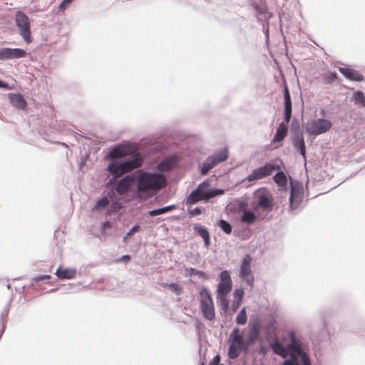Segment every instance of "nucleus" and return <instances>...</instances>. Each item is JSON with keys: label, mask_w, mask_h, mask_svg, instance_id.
Returning a JSON list of instances; mask_svg holds the SVG:
<instances>
[{"label": "nucleus", "mask_w": 365, "mask_h": 365, "mask_svg": "<svg viewBox=\"0 0 365 365\" xmlns=\"http://www.w3.org/2000/svg\"><path fill=\"white\" fill-rule=\"evenodd\" d=\"M187 161L182 152L172 153L161 160L153 171L144 172L136 182H177L184 175Z\"/></svg>", "instance_id": "1"}, {"label": "nucleus", "mask_w": 365, "mask_h": 365, "mask_svg": "<svg viewBox=\"0 0 365 365\" xmlns=\"http://www.w3.org/2000/svg\"><path fill=\"white\" fill-rule=\"evenodd\" d=\"M121 155L120 146L115 145L111 148L106 155V157L113 158L107 165V172L112 177L106 182H128L125 179L133 178L131 174H127L120 179H117L125 171L140 167L142 165L143 159L140 156H135L130 159H122L118 157Z\"/></svg>", "instance_id": "2"}, {"label": "nucleus", "mask_w": 365, "mask_h": 365, "mask_svg": "<svg viewBox=\"0 0 365 365\" xmlns=\"http://www.w3.org/2000/svg\"><path fill=\"white\" fill-rule=\"evenodd\" d=\"M274 182H287L288 174L286 168L282 160L276 158L267 162L264 165L259 166L254 169L252 173L248 175L247 180L249 182L261 180L272 175Z\"/></svg>", "instance_id": "3"}, {"label": "nucleus", "mask_w": 365, "mask_h": 365, "mask_svg": "<svg viewBox=\"0 0 365 365\" xmlns=\"http://www.w3.org/2000/svg\"><path fill=\"white\" fill-rule=\"evenodd\" d=\"M272 348L276 354L283 358L289 354L290 358L285 360L283 365H311L308 356L302 351L301 346L294 335H292L291 344L287 349L278 341L273 343Z\"/></svg>", "instance_id": "4"}, {"label": "nucleus", "mask_w": 365, "mask_h": 365, "mask_svg": "<svg viewBox=\"0 0 365 365\" xmlns=\"http://www.w3.org/2000/svg\"><path fill=\"white\" fill-rule=\"evenodd\" d=\"M228 157L229 151L227 147H224L222 149L217 150L206 158V159L202 162L198 163L197 168L200 174L202 176L208 175L213 168L220 163L226 161Z\"/></svg>", "instance_id": "5"}, {"label": "nucleus", "mask_w": 365, "mask_h": 365, "mask_svg": "<svg viewBox=\"0 0 365 365\" xmlns=\"http://www.w3.org/2000/svg\"><path fill=\"white\" fill-rule=\"evenodd\" d=\"M116 185V187L115 188H112L108 195V197L112 201V204L110 207L112 211H118L122 207V205L120 202V200L128 202L131 200L130 197H127V193L129 192L130 184Z\"/></svg>", "instance_id": "6"}, {"label": "nucleus", "mask_w": 365, "mask_h": 365, "mask_svg": "<svg viewBox=\"0 0 365 365\" xmlns=\"http://www.w3.org/2000/svg\"><path fill=\"white\" fill-rule=\"evenodd\" d=\"M15 23L19 29V34L24 41L29 44L32 41L31 31V20L28 15L21 11H17L15 14Z\"/></svg>", "instance_id": "7"}, {"label": "nucleus", "mask_w": 365, "mask_h": 365, "mask_svg": "<svg viewBox=\"0 0 365 365\" xmlns=\"http://www.w3.org/2000/svg\"><path fill=\"white\" fill-rule=\"evenodd\" d=\"M205 185V184H200L198 187L188 195L186 200V203L187 205H192L202 200H208L217 195L223 193L222 190H207L204 186Z\"/></svg>", "instance_id": "8"}, {"label": "nucleus", "mask_w": 365, "mask_h": 365, "mask_svg": "<svg viewBox=\"0 0 365 365\" xmlns=\"http://www.w3.org/2000/svg\"><path fill=\"white\" fill-rule=\"evenodd\" d=\"M200 307L203 317L207 320H213L215 317L214 303L210 293L207 289L200 292Z\"/></svg>", "instance_id": "9"}, {"label": "nucleus", "mask_w": 365, "mask_h": 365, "mask_svg": "<svg viewBox=\"0 0 365 365\" xmlns=\"http://www.w3.org/2000/svg\"><path fill=\"white\" fill-rule=\"evenodd\" d=\"M331 128V122L324 118H319L307 123L305 132L309 135L317 136L325 133Z\"/></svg>", "instance_id": "10"}, {"label": "nucleus", "mask_w": 365, "mask_h": 365, "mask_svg": "<svg viewBox=\"0 0 365 365\" xmlns=\"http://www.w3.org/2000/svg\"><path fill=\"white\" fill-rule=\"evenodd\" d=\"M230 341L228 356L232 359H235L239 356L245 346L243 336L240 334L239 329L235 328L233 329L230 334Z\"/></svg>", "instance_id": "11"}, {"label": "nucleus", "mask_w": 365, "mask_h": 365, "mask_svg": "<svg viewBox=\"0 0 365 365\" xmlns=\"http://www.w3.org/2000/svg\"><path fill=\"white\" fill-rule=\"evenodd\" d=\"M252 257L246 255L242 260L240 277L242 278L248 285L254 286V276L251 269Z\"/></svg>", "instance_id": "12"}, {"label": "nucleus", "mask_w": 365, "mask_h": 365, "mask_svg": "<svg viewBox=\"0 0 365 365\" xmlns=\"http://www.w3.org/2000/svg\"><path fill=\"white\" fill-rule=\"evenodd\" d=\"M166 184H138L137 197L139 198L150 197L156 194Z\"/></svg>", "instance_id": "13"}, {"label": "nucleus", "mask_w": 365, "mask_h": 365, "mask_svg": "<svg viewBox=\"0 0 365 365\" xmlns=\"http://www.w3.org/2000/svg\"><path fill=\"white\" fill-rule=\"evenodd\" d=\"M27 52L21 48L4 47L0 48V61L22 58L26 57Z\"/></svg>", "instance_id": "14"}, {"label": "nucleus", "mask_w": 365, "mask_h": 365, "mask_svg": "<svg viewBox=\"0 0 365 365\" xmlns=\"http://www.w3.org/2000/svg\"><path fill=\"white\" fill-rule=\"evenodd\" d=\"M291 195H290V207L292 209L297 208L302 202L304 196L303 184H290Z\"/></svg>", "instance_id": "15"}, {"label": "nucleus", "mask_w": 365, "mask_h": 365, "mask_svg": "<svg viewBox=\"0 0 365 365\" xmlns=\"http://www.w3.org/2000/svg\"><path fill=\"white\" fill-rule=\"evenodd\" d=\"M232 289V280L228 271H222L220 274V282L217 292L219 295H227Z\"/></svg>", "instance_id": "16"}, {"label": "nucleus", "mask_w": 365, "mask_h": 365, "mask_svg": "<svg viewBox=\"0 0 365 365\" xmlns=\"http://www.w3.org/2000/svg\"><path fill=\"white\" fill-rule=\"evenodd\" d=\"M290 139L294 149L305 159L307 152L303 132L290 134Z\"/></svg>", "instance_id": "17"}, {"label": "nucleus", "mask_w": 365, "mask_h": 365, "mask_svg": "<svg viewBox=\"0 0 365 365\" xmlns=\"http://www.w3.org/2000/svg\"><path fill=\"white\" fill-rule=\"evenodd\" d=\"M10 104L16 109L24 110L27 108V102L20 93L7 94Z\"/></svg>", "instance_id": "18"}, {"label": "nucleus", "mask_w": 365, "mask_h": 365, "mask_svg": "<svg viewBox=\"0 0 365 365\" xmlns=\"http://www.w3.org/2000/svg\"><path fill=\"white\" fill-rule=\"evenodd\" d=\"M344 76L350 81H364V76L359 71L353 68H344Z\"/></svg>", "instance_id": "19"}, {"label": "nucleus", "mask_w": 365, "mask_h": 365, "mask_svg": "<svg viewBox=\"0 0 365 365\" xmlns=\"http://www.w3.org/2000/svg\"><path fill=\"white\" fill-rule=\"evenodd\" d=\"M284 110H292V101L289 87L286 82L283 85Z\"/></svg>", "instance_id": "20"}, {"label": "nucleus", "mask_w": 365, "mask_h": 365, "mask_svg": "<svg viewBox=\"0 0 365 365\" xmlns=\"http://www.w3.org/2000/svg\"><path fill=\"white\" fill-rule=\"evenodd\" d=\"M288 133V128L287 127H280V123H279L278 127L277 128L276 133L273 136L272 140V143H277L284 140L285 137L287 136Z\"/></svg>", "instance_id": "21"}, {"label": "nucleus", "mask_w": 365, "mask_h": 365, "mask_svg": "<svg viewBox=\"0 0 365 365\" xmlns=\"http://www.w3.org/2000/svg\"><path fill=\"white\" fill-rule=\"evenodd\" d=\"M195 231L203 239L205 245L208 247L210 245V233L206 227L199 225L194 226Z\"/></svg>", "instance_id": "22"}, {"label": "nucleus", "mask_w": 365, "mask_h": 365, "mask_svg": "<svg viewBox=\"0 0 365 365\" xmlns=\"http://www.w3.org/2000/svg\"><path fill=\"white\" fill-rule=\"evenodd\" d=\"M56 276L60 279H72L76 275V271L73 269H61L59 267L56 272Z\"/></svg>", "instance_id": "23"}, {"label": "nucleus", "mask_w": 365, "mask_h": 365, "mask_svg": "<svg viewBox=\"0 0 365 365\" xmlns=\"http://www.w3.org/2000/svg\"><path fill=\"white\" fill-rule=\"evenodd\" d=\"M352 100L360 107H365V96L362 91H355L352 96Z\"/></svg>", "instance_id": "24"}, {"label": "nucleus", "mask_w": 365, "mask_h": 365, "mask_svg": "<svg viewBox=\"0 0 365 365\" xmlns=\"http://www.w3.org/2000/svg\"><path fill=\"white\" fill-rule=\"evenodd\" d=\"M175 209V205H168V206H166V207H163V208L156 209V210H153L149 211L148 212V215L150 216L153 217V216H156V215H162V214L170 212V211H172V210H173Z\"/></svg>", "instance_id": "25"}, {"label": "nucleus", "mask_w": 365, "mask_h": 365, "mask_svg": "<svg viewBox=\"0 0 365 365\" xmlns=\"http://www.w3.org/2000/svg\"><path fill=\"white\" fill-rule=\"evenodd\" d=\"M338 75L335 71L329 72L324 74L323 77V82L326 84H332L333 83L338 81Z\"/></svg>", "instance_id": "26"}, {"label": "nucleus", "mask_w": 365, "mask_h": 365, "mask_svg": "<svg viewBox=\"0 0 365 365\" xmlns=\"http://www.w3.org/2000/svg\"><path fill=\"white\" fill-rule=\"evenodd\" d=\"M162 287L164 288L169 289L174 294L179 295L182 292V288L178 284L176 283H170V284H163Z\"/></svg>", "instance_id": "27"}, {"label": "nucleus", "mask_w": 365, "mask_h": 365, "mask_svg": "<svg viewBox=\"0 0 365 365\" xmlns=\"http://www.w3.org/2000/svg\"><path fill=\"white\" fill-rule=\"evenodd\" d=\"M256 220L255 215L250 211H246L244 212L241 217V221L243 222H246L248 224H252Z\"/></svg>", "instance_id": "28"}, {"label": "nucleus", "mask_w": 365, "mask_h": 365, "mask_svg": "<svg viewBox=\"0 0 365 365\" xmlns=\"http://www.w3.org/2000/svg\"><path fill=\"white\" fill-rule=\"evenodd\" d=\"M284 119L280 122V127H287L289 128V123L292 116V110H284Z\"/></svg>", "instance_id": "29"}, {"label": "nucleus", "mask_w": 365, "mask_h": 365, "mask_svg": "<svg viewBox=\"0 0 365 365\" xmlns=\"http://www.w3.org/2000/svg\"><path fill=\"white\" fill-rule=\"evenodd\" d=\"M109 202H110V200L108 198V197H104L101 198V200H99L97 202L96 206L93 208V210H96V211L101 210L102 209L105 208L106 207H107L108 205Z\"/></svg>", "instance_id": "30"}, {"label": "nucleus", "mask_w": 365, "mask_h": 365, "mask_svg": "<svg viewBox=\"0 0 365 365\" xmlns=\"http://www.w3.org/2000/svg\"><path fill=\"white\" fill-rule=\"evenodd\" d=\"M259 205L264 210H270L272 204L269 199L265 196H262L259 200Z\"/></svg>", "instance_id": "31"}, {"label": "nucleus", "mask_w": 365, "mask_h": 365, "mask_svg": "<svg viewBox=\"0 0 365 365\" xmlns=\"http://www.w3.org/2000/svg\"><path fill=\"white\" fill-rule=\"evenodd\" d=\"M247 317L245 308H243L236 317V322L240 325H244L247 323Z\"/></svg>", "instance_id": "32"}, {"label": "nucleus", "mask_w": 365, "mask_h": 365, "mask_svg": "<svg viewBox=\"0 0 365 365\" xmlns=\"http://www.w3.org/2000/svg\"><path fill=\"white\" fill-rule=\"evenodd\" d=\"M302 132V130H301V126L299 120L297 118H294L291 122L290 134Z\"/></svg>", "instance_id": "33"}, {"label": "nucleus", "mask_w": 365, "mask_h": 365, "mask_svg": "<svg viewBox=\"0 0 365 365\" xmlns=\"http://www.w3.org/2000/svg\"><path fill=\"white\" fill-rule=\"evenodd\" d=\"M218 226L226 233V234H230L232 232V227L230 224L224 220H220L217 222Z\"/></svg>", "instance_id": "34"}, {"label": "nucleus", "mask_w": 365, "mask_h": 365, "mask_svg": "<svg viewBox=\"0 0 365 365\" xmlns=\"http://www.w3.org/2000/svg\"><path fill=\"white\" fill-rule=\"evenodd\" d=\"M244 296V290L242 289H237L234 292V298L235 301L242 302Z\"/></svg>", "instance_id": "35"}, {"label": "nucleus", "mask_w": 365, "mask_h": 365, "mask_svg": "<svg viewBox=\"0 0 365 365\" xmlns=\"http://www.w3.org/2000/svg\"><path fill=\"white\" fill-rule=\"evenodd\" d=\"M140 230V227L138 225H134L126 234V235L123 238V241L125 242L127 238L131 236L133 233L138 232Z\"/></svg>", "instance_id": "36"}, {"label": "nucleus", "mask_w": 365, "mask_h": 365, "mask_svg": "<svg viewBox=\"0 0 365 365\" xmlns=\"http://www.w3.org/2000/svg\"><path fill=\"white\" fill-rule=\"evenodd\" d=\"M74 0H63L58 6L60 10H65Z\"/></svg>", "instance_id": "37"}, {"label": "nucleus", "mask_w": 365, "mask_h": 365, "mask_svg": "<svg viewBox=\"0 0 365 365\" xmlns=\"http://www.w3.org/2000/svg\"><path fill=\"white\" fill-rule=\"evenodd\" d=\"M220 304L223 309H226L229 305L227 295H220Z\"/></svg>", "instance_id": "38"}, {"label": "nucleus", "mask_w": 365, "mask_h": 365, "mask_svg": "<svg viewBox=\"0 0 365 365\" xmlns=\"http://www.w3.org/2000/svg\"><path fill=\"white\" fill-rule=\"evenodd\" d=\"M258 336V331L256 329H254L250 331L249 334V340L250 343H253Z\"/></svg>", "instance_id": "39"}, {"label": "nucleus", "mask_w": 365, "mask_h": 365, "mask_svg": "<svg viewBox=\"0 0 365 365\" xmlns=\"http://www.w3.org/2000/svg\"><path fill=\"white\" fill-rule=\"evenodd\" d=\"M188 214L190 217L200 215L202 214V210L200 207H195V209H193L192 210H189Z\"/></svg>", "instance_id": "40"}, {"label": "nucleus", "mask_w": 365, "mask_h": 365, "mask_svg": "<svg viewBox=\"0 0 365 365\" xmlns=\"http://www.w3.org/2000/svg\"><path fill=\"white\" fill-rule=\"evenodd\" d=\"M0 88H3L5 90H10L11 87L9 86V83L0 79Z\"/></svg>", "instance_id": "41"}, {"label": "nucleus", "mask_w": 365, "mask_h": 365, "mask_svg": "<svg viewBox=\"0 0 365 365\" xmlns=\"http://www.w3.org/2000/svg\"><path fill=\"white\" fill-rule=\"evenodd\" d=\"M86 159H87V155L85 158L81 159V161L78 163L79 170H83L84 165L86 163Z\"/></svg>", "instance_id": "42"}, {"label": "nucleus", "mask_w": 365, "mask_h": 365, "mask_svg": "<svg viewBox=\"0 0 365 365\" xmlns=\"http://www.w3.org/2000/svg\"><path fill=\"white\" fill-rule=\"evenodd\" d=\"M190 273L192 274H195V275H202L203 273L201 271H199L196 269H194V268H190Z\"/></svg>", "instance_id": "43"}, {"label": "nucleus", "mask_w": 365, "mask_h": 365, "mask_svg": "<svg viewBox=\"0 0 365 365\" xmlns=\"http://www.w3.org/2000/svg\"><path fill=\"white\" fill-rule=\"evenodd\" d=\"M240 304H241L240 302L235 300V302L232 304L233 312H236L238 309V308L240 307Z\"/></svg>", "instance_id": "44"}, {"label": "nucleus", "mask_w": 365, "mask_h": 365, "mask_svg": "<svg viewBox=\"0 0 365 365\" xmlns=\"http://www.w3.org/2000/svg\"><path fill=\"white\" fill-rule=\"evenodd\" d=\"M50 278H51V277L49 275H41V276H38V277H36V279L37 281H42L44 279H48Z\"/></svg>", "instance_id": "45"}, {"label": "nucleus", "mask_w": 365, "mask_h": 365, "mask_svg": "<svg viewBox=\"0 0 365 365\" xmlns=\"http://www.w3.org/2000/svg\"><path fill=\"white\" fill-rule=\"evenodd\" d=\"M130 256H129V255H123V256L121 257L120 260H121V261H123V262H128V261H129V260H130Z\"/></svg>", "instance_id": "46"}, {"label": "nucleus", "mask_w": 365, "mask_h": 365, "mask_svg": "<svg viewBox=\"0 0 365 365\" xmlns=\"http://www.w3.org/2000/svg\"><path fill=\"white\" fill-rule=\"evenodd\" d=\"M265 10H266V9H264V8H262V7H258V9H257V11H258L260 14H263V13H264Z\"/></svg>", "instance_id": "47"}, {"label": "nucleus", "mask_w": 365, "mask_h": 365, "mask_svg": "<svg viewBox=\"0 0 365 365\" xmlns=\"http://www.w3.org/2000/svg\"><path fill=\"white\" fill-rule=\"evenodd\" d=\"M289 183H292V182H300L299 180H293L291 178H289V181L288 182Z\"/></svg>", "instance_id": "48"}, {"label": "nucleus", "mask_w": 365, "mask_h": 365, "mask_svg": "<svg viewBox=\"0 0 365 365\" xmlns=\"http://www.w3.org/2000/svg\"><path fill=\"white\" fill-rule=\"evenodd\" d=\"M109 225H110V223H109L108 222H104V224H103V227H109Z\"/></svg>", "instance_id": "49"}, {"label": "nucleus", "mask_w": 365, "mask_h": 365, "mask_svg": "<svg viewBox=\"0 0 365 365\" xmlns=\"http://www.w3.org/2000/svg\"><path fill=\"white\" fill-rule=\"evenodd\" d=\"M360 332H361V334L362 336H365V330H361V329H360Z\"/></svg>", "instance_id": "50"}, {"label": "nucleus", "mask_w": 365, "mask_h": 365, "mask_svg": "<svg viewBox=\"0 0 365 365\" xmlns=\"http://www.w3.org/2000/svg\"><path fill=\"white\" fill-rule=\"evenodd\" d=\"M338 70H339V71L341 73H342V71H343L342 67H340V66H339V67H338Z\"/></svg>", "instance_id": "51"}, {"label": "nucleus", "mask_w": 365, "mask_h": 365, "mask_svg": "<svg viewBox=\"0 0 365 365\" xmlns=\"http://www.w3.org/2000/svg\"><path fill=\"white\" fill-rule=\"evenodd\" d=\"M201 182H203V183H205V182H209L208 180H204L203 181H202Z\"/></svg>", "instance_id": "52"}, {"label": "nucleus", "mask_w": 365, "mask_h": 365, "mask_svg": "<svg viewBox=\"0 0 365 365\" xmlns=\"http://www.w3.org/2000/svg\"><path fill=\"white\" fill-rule=\"evenodd\" d=\"M245 179H243L242 180L240 181L239 182H245Z\"/></svg>", "instance_id": "53"}, {"label": "nucleus", "mask_w": 365, "mask_h": 365, "mask_svg": "<svg viewBox=\"0 0 365 365\" xmlns=\"http://www.w3.org/2000/svg\"><path fill=\"white\" fill-rule=\"evenodd\" d=\"M201 365H205V364H204V363H202Z\"/></svg>", "instance_id": "54"}]
</instances>
